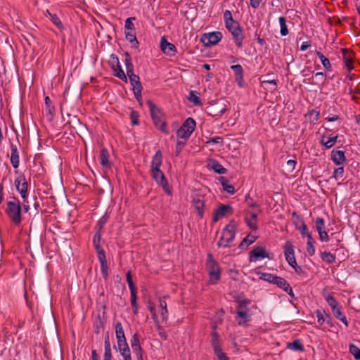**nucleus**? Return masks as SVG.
<instances>
[{
    "label": "nucleus",
    "mask_w": 360,
    "mask_h": 360,
    "mask_svg": "<svg viewBox=\"0 0 360 360\" xmlns=\"http://www.w3.org/2000/svg\"><path fill=\"white\" fill-rule=\"evenodd\" d=\"M349 352L354 356L355 359L360 360V349L355 345H349Z\"/></svg>",
    "instance_id": "49530a36"
},
{
    "label": "nucleus",
    "mask_w": 360,
    "mask_h": 360,
    "mask_svg": "<svg viewBox=\"0 0 360 360\" xmlns=\"http://www.w3.org/2000/svg\"><path fill=\"white\" fill-rule=\"evenodd\" d=\"M146 104L149 108L150 117L155 127L162 132L168 134L169 130L167 127V122L165 120V115L163 111L151 100H148L146 101Z\"/></svg>",
    "instance_id": "f257e3e1"
},
{
    "label": "nucleus",
    "mask_w": 360,
    "mask_h": 360,
    "mask_svg": "<svg viewBox=\"0 0 360 360\" xmlns=\"http://www.w3.org/2000/svg\"><path fill=\"white\" fill-rule=\"evenodd\" d=\"M221 38L222 34L220 32H212L203 34L200 38V41L207 47L217 44Z\"/></svg>",
    "instance_id": "9b49d317"
},
{
    "label": "nucleus",
    "mask_w": 360,
    "mask_h": 360,
    "mask_svg": "<svg viewBox=\"0 0 360 360\" xmlns=\"http://www.w3.org/2000/svg\"><path fill=\"white\" fill-rule=\"evenodd\" d=\"M274 284L276 285L278 288L283 290L284 291L288 289V286L290 285V284L285 278L280 276L277 277V279Z\"/></svg>",
    "instance_id": "37998d69"
},
{
    "label": "nucleus",
    "mask_w": 360,
    "mask_h": 360,
    "mask_svg": "<svg viewBox=\"0 0 360 360\" xmlns=\"http://www.w3.org/2000/svg\"><path fill=\"white\" fill-rule=\"evenodd\" d=\"M320 60H321L323 68L326 70H331V64H330V62L328 60V58H327L326 56H324L323 58L321 59Z\"/></svg>",
    "instance_id": "69168bd1"
},
{
    "label": "nucleus",
    "mask_w": 360,
    "mask_h": 360,
    "mask_svg": "<svg viewBox=\"0 0 360 360\" xmlns=\"http://www.w3.org/2000/svg\"><path fill=\"white\" fill-rule=\"evenodd\" d=\"M139 112L131 110L130 112V120L132 125H138L139 124Z\"/></svg>",
    "instance_id": "09e8293b"
},
{
    "label": "nucleus",
    "mask_w": 360,
    "mask_h": 360,
    "mask_svg": "<svg viewBox=\"0 0 360 360\" xmlns=\"http://www.w3.org/2000/svg\"><path fill=\"white\" fill-rule=\"evenodd\" d=\"M124 63L126 66V70H133L134 65L131 61V58L130 54L128 52H124Z\"/></svg>",
    "instance_id": "c03bdc74"
},
{
    "label": "nucleus",
    "mask_w": 360,
    "mask_h": 360,
    "mask_svg": "<svg viewBox=\"0 0 360 360\" xmlns=\"http://www.w3.org/2000/svg\"><path fill=\"white\" fill-rule=\"evenodd\" d=\"M107 219H108V217H106V215H104L98 221L95 229L97 230V231H101L104 225L105 224V223L107 222Z\"/></svg>",
    "instance_id": "6e6d98bb"
},
{
    "label": "nucleus",
    "mask_w": 360,
    "mask_h": 360,
    "mask_svg": "<svg viewBox=\"0 0 360 360\" xmlns=\"http://www.w3.org/2000/svg\"><path fill=\"white\" fill-rule=\"evenodd\" d=\"M211 338L212 347L213 349L214 354L217 356L218 360H230L226 354L222 352L220 338L218 333L216 331L212 332Z\"/></svg>",
    "instance_id": "9d476101"
},
{
    "label": "nucleus",
    "mask_w": 360,
    "mask_h": 360,
    "mask_svg": "<svg viewBox=\"0 0 360 360\" xmlns=\"http://www.w3.org/2000/svg\"><path fill=\"white\" fill-rule=\"evenodd\" d=\"M11 200L7 202L6 212L15 225L18 226L22 221V207L20 200L15 197H11Z\"/></svg>",
    "instance_id": "20e7f679"
},
{
    "label": "nucleus",
    "mask_w": 360,
    "mask_h": 360,
    "mask_svg": "<svg viewBox=\"0 0 360 360\" xmlns=\"http://www.w3.org/2000/svg\"><path fill=\"white\" fill-rule=\"evenodd\" d=\"M337 156H338V158H345V152L342 150L333 149L331 152L330 158H337Z\"/></svg>",
    "instance_id": "774afa93"
},
{
    "label": "nucleus",
    "mask_w": 360,
    "mask_h": 360,
    "mask_svg": "<svg viewBox=\"0 0 360 360\" xmlns=\"http://www.w3.org/2000/svg\"><path fill=\"white\" fill-rule=\"evenodd\" d=\"M206 268L208 271L210 282L216 284L221 278V269L218 262L214 259L211 253L207 255Z\"/></svg>",
    "instance_id": "39448f33"
},
{
    "label": "nucleus",
    "mask_w": 360,
    "mask_h": 360,
    "mask_svg": "<svg viewBox=\"0 0 360 360\" xmlns=\"http://www.w3.org/2000/svg\"><path fill=\"white\" fill-rule=\"evenodd\" d=\"M160 307L162 309L161 316L162 317V319L166 320L167 319L168 311L167 309V302L165 300H163V299L160 300Z\"/></svg>",
    "instance_id": "a18cd8bd"
},
{
    "label": "nucleus",
    "mask_w": 360,
    "mask_h": 360,
    "mask_svg": "<svg viewBox=\"0 0 360 360\" xmlns=\"http://www.w3.org/2000/svg\"><path fill=\"white\" fill-rule=\"evenodd\" d=\"M101 236H102L101 231L96 230V231L94 236L93 244H94V247L95 250H96L98 255L105 254V250L101 246Z\"/></svg>",
    "instance_id": "5701e85b"
},
{
    "label": "nucleus",
    "mask_w": 360,
    "mask_h": 360,
    "mask_svg": "<svg viewBox=\"0 0 360 360\" xmlns=\"http://www.w3.org/2000/svg\"><path fill=\"white\" fill-rule=\"evenodd\" d=\"M326 300L328 305L331 307L334 316L336 319L340 320L345 324V326L347 327L349 326L347 319L346 316L342 313L341 307L340 306L335 297L329 295L326 297Z\"/></svg>",
    "instance_id": "0eeeda50"
},
{
    "label": "nucleus",
    "mask_w": 360,
    "mask_h": 360,
    "mask_svg": "<svg viewBox=\"0 0 360 360\" xmlns=\"http://www.w3.org/2000/svg\"><path fill=\"white\" fill-rule=\"evenodd\" d=\"M264 258L272 259L273 255L269 253L264 246H256L249 252L250 262H255Z\"/></svg>",
    "instance_id": "1a4fd4ad"
},
{
    "label": "nucleus",
    "mask_w": 360,
    "mask_h": 360,
    "mask_svg": "<svg viewBox=\"0 0 360 360\" xmlns=\"http://www.w3.org/2000/svg\"><path fill=\"white\" fill-rule=\"evenodd\" d=\"M193 202V207H194L195 210L197 212L199 217L200 219H202L204 215V207H205L204 200L198 198V199H194Z\"/></svg>",
    "instance_id": "c85d7f7f"
},
{
    "label": "nucleus",
    "mask_w": 360,
    "mask_h": 360,
    "mask_svg": "<svg viewBox=\"0 0 360 360\" xmlns=\"http://www.w3.org/2000/svg\"><path fill=\"white\" fill-rule=\"evenodd\" d=\"M117 348L116 346H114V348L115 349L120 350L121 349L129 347V345L127 342L126 338L117 340Z\"/></svg>",
    "instance_id": "13d9d810"
},
{
    "label": "nucleus",
    "mask_w": 360,
    "mask_h": 360,
    "mask_svg": "<svg viewBox=\"0 0 360 360\" xmlns=\"http://www.w3.org/2000/svg\"><path fill=\"white\" fill-rule=\"evenodd\" d=\"M16 190L19 192L21 198H25L27 193L28 184L24 175H20L15 180Z\"/></svg>",
    "instance_id": "f3484780"
},
{
    "label": "nucleus",
    "mask_w": 360,
    "mask_h": 360,
    "mask_svg": "<svg viewBox=\"0 0 360 360\" xmlns=\"http://www.w3.org/2000/svg\"><path fill=\"white\" fill-rule=\"evenodd\" d=\"M314 243L315 240L311 233H307V251L310 256H313L315 253Z\"/></svg>",
    "instance_id": "473e14b6"
},
{
    "label": "nucleus",
    "mask_w": 360,
    "mask_h": 360,
    "mask_svg": "<svg viewBox=\"0 0 360 360\" xmlns=\"http://www.w3.org/2000/svg\"><path fill=\"white\" fill-rule=\"evenodd\" d=\"M315 314L317 317V322L319 324V326H321L325 323L326 316H324L323 313L319 309H317L315 311Z\"/></svg>",
    "instance_id": "864d4df0"
},
{
    "label": "nucleus",
    "mask_w": 360,
    "mask_h": 360,
    "mask_svg": "<svg viewBox=\"0 0 360 360\" xmlns=\"http://www.w3.org/2000/svg\"><path fill=\"white\" fill-rule=\"evenodd\" d=\"M278 21H279L280 27H281L280 32H281V36L284 37V36L288 35L289 33V31H288V27L286 25L285 18L283 16H281L278 18Z\"/></svg>",
    "instance_id": "ea45409f"
},
{
    "label": "nucleus",
    "mask_w": 360,
    "mask_h": 360,
    "mask_svg": "<svg viewBox=\"0 0 360 360\" xmlns=\"http://www.w3.org/2000/svg\"><path fill=\"white\" fill-rule=\"evenodd\" d=\"M218 180L221 183L223 189L230 194H234L236 191L234 186L230 184V181L229 179H227L224 176H219Z\"/></svg>",
    "instance_id": "bb28decb"
},
{
    "label": "nucleus",
    "mask_w": 360,
    "mask_h": 360,
    "mask_svg": "<svg viewBox=\"0 0 360 360\" xmlns=\"http://www.w3.org/2000/svg\"><path fill=\"white\" fill-rule=\"evenodd\" d=\"M245 202L248 204L249 207H259V205L256 202H253L250 195H245Z\"/></svg>",
    "instance_id": "e2e57ef3"
},
{
    "label": "nucleus",
    "mask_w": 360,
    "mask_h": 360,
    "mask_svg": "<svg viewBox=\"0 0 360 360\" xmlns=\"http://www.w3.org/2000/svg\"><path fill=\"white\" fill-rule=\"evenodd\" d=\"M232 213L233 208L231 205L221 204L214 211L212 222L216 223L224 216Z\"/></svg>",
    "instance_id": "ddd939ff"
},
{
    "label": "nucleus",
    "mask_w": 360,
    "mask_h": 360,
    "mask_svg": "<svg viewBox=\"0 0 360 360\" xmlns=\"http://www.w3.org/2000/svg\"><path fill=\"white\" fill-rule=\"evenodd\" d=\"M341 51L342 52V59L345 65L347 67L349 72H351L354 68L352 64L354 53L352 51H349L347 49H342Z\"/></svg>",
    "instance_id": "412c9836"
},
{
    "label": "nucleus",
    "mask_w": 360,
    "mask_h": 360,
    "mask_svg": "<svg viewBox=\"0 0 360 360\" xmlns=\"http://www.w3.org/2000/svg\"><path fill=\"white\" fill-rule=\"evenodd\" d=\"M125 38L133 44V47L138 48L139 43L134 31L125 32Z\"/></svg>",
    "instance_id": "e433bc0d"
},
{
    "label": "nucleus",
    "mask_w": 360,
    "mask_h": 360,
    "mask_svg": "<svg viewBox=\"0 0 360 360\" xmlns=\"http://www.w3.org/2000/svg\"><path fill=\"white\" fill-rule=\"evenodd\" d=\"M135 20H136L135 17H130V18H127V20H125V23H124L125 29L131 30V31H134L135 27H134V25L132 21Z\"/></svg>",
    "instance_id": "3c124183"
},
{
    "label": "nucleus",
    "mask_w": 360,
    "mask_h": 360,
    "mask_svg": "<svg viewBox=\"0 0 360 360\" xmlns=\"http://www.w3.org/2000/svg\"><path fill=\"white\" fill-rule=\"evenodd\" d=\"M296 164L295 160L289 159L285 165V170L289 173L292 172L295 169Z\"/></svg>",
    "instance_id": "5fc2aeb1"
},
{
    "label": "nucleus",
    "mask_w": 360,
    "mask_h": 360,
    "mask_svg": "<svg viewBox=\"0 0 360 360\" xmlns=\"http://www.w3.org/2000/svg\"><path fill=\"white\" fill-rule=\"evenodd\" d=\"M316 229L317 230L319 238L321 241L328 242L329 236L328 233L325 231V220L321 217H317L315 219Z\"/></svg>",
    "instance_id": "dca6fc26"
},
{
    "label": "nucleus",
    "mask_w": 360,
    "mask_h": 360,
    "mask_svg": "<svg viewBox=\"0 0 360 360\" xmlns=\"http://www.w3.org/2000/svg\"><path fill=\"white\" fill-rule=\"evenodd\" d=\"M285 259L290 266L296 265L294 245L290 240H287L283 246Z\"/></svg>",
    "instance_id": "4468645a"
},
{
    "label": "nucleus",
    "mask_w": 360,
    "mask_h": 360,
    "mask_svg": "<svg viewBox=\"0 0 360 360\" xmlns=\"http://www.w3.org/2000/svg\"><path fill=\"white\" fill-rule=\"evenodd\" d=\"M188 100L195 105L201 104L200 98L195 94L193 91H190Z\"/></svg>",
    "instance_id": "8fccbe9b"
},
{
    "label": "nucleus",
    "mask_w": 360,
    "mask_h": 360,
    "mask_svg": "<svg viewBox=\"0 0 360 360\" xmlns=\"http://www.w3.org/2000/svg\"><path fill=\"white\" fill-rule=\"evenodd\" d=\"M226 27L231 33L236 45L238 48H241L243 46V36L242 34L243 30L238 22L236 20L231 22L226 25Z\"/></svg>",
    "instance_id": "6e6552de"
},
{
    "label": "nucleus",
    "mask_w": 360,
    "mask_h": 360,
    "mask_svg": "<svg viewBox=\"0 0 360 360\" xmlns=\"http://www.w3.org/2000/svg\"><path fill=\"white\" fill-rule=\"evenodd\" d=\"M238 310L242 311H249L248 305L250 304V300L248 299L237 300Z\"/></svg>",
    "instance_id": "58836bf2"
},
{
    "label": "nucleus",
    "mask_w": 360,
    "mask_h": 360,
    "mask_svg": "<svg viewBox=\"0 0 360 360\" xmlns=\"http://www.w3.org/2000/svg\"><path fill=\"white\" fill-rule=\"evenodd\" d=\"M231 69L234 72L235 81L238 84V86L243 88L245 86L244 81V70L240 65H233L231 66Z\"/></svg>",
    "instance_id": "a211bd4d"
},
{
    "label": "nucleus",
    "mask_w": 360,
    "mask_h": 360,
    "mask_svg": "<svg viewBox=\"0 0 360 360\" xmlns=\"http://www.w3.org/2000/svg\"><path fill=\"white\" fill-rule=\"evenodd\" d=\"M161 165V159H153L150 165L151 176L156 183L162 188L164 191L167 195H171L172 191L167 179H166L164 173L160 170Z\"/></svg>",
    "instance_id": "f03ea898"
},
{
    "label": "nucleus",
    "mask_w": 360,
    "mask_h": 360,
    "mask_svg": "<svg viewBox=\"0 0 360 360\" xmlns=\"http://www.w3.org/2000/svg\"><path fill=\"white\" fill-rule=\"evenodd\" d=\"M48 15L50 17L51 20L52 22L60 30H63L64 28V26L60 21V18L56 13H51L49 10L46 11Z\"/></svg>",
    "instance_id": "f704fd0d"
},
{
    "label": "nucleus",
    "mask_w": 360,
    "mask_h": 360,
    "mask_svg": "<svg viewBox=\"0 0 360 360\" xmlns=\"http://www.w3.org/2000/svg\"><path fill=\"white\" fill-rule=\"evenodd\" d=\"M118 351L120 352V354L123 357L124 360H131L129 347L121 349Z\"/></svg>",
    "instance_id": "603ef678"
},
{
    "label": "nucleus",
    "mask_w": 360,
    "mask_h": 360,
    "mask_svg": "<svg viewBox=\"0 0 360 360\" xmlns=\"http://www.w3.org/2000/svg\"><path fill=\"white\" fill-rule=\"evenodd\" d=\"M127 281L129 285V288L131 293V304L133 308H139L138 302H137V290L136 285L132 280V276L131 271H129L127 274Z\"/></svg>",
    "instance_id": "f8f14e48"
},
{
    "label": "nucleus",
    "mask_w": 360,
    "mask_h": 360,
    "mask_svg": "<svg viewBox=\"0 0 360 360\" xmlns=\"http://www.w3.org/2000/svg\"><path fill=\"white\" fill-rule=\"evenodd\" d=\"M257 274H260L259 279L267 281L270 283L274 284L277 279L278 276L270 274V273H259L257 272Z\"/></svg>",
    "instance_id": "72a5a7b5"
},
{
    "label": "nucleus",
    "mask_w": 360,
    "mask_h": 360,
    "mask_svg": "<svg viewBox=\"0 0 360 360\" xmlns=\"http://www.w3.org/2000/svg\"><path fill=\"white\" fill-rule=\"evenodd\" d=\"M129 79L131 85L133 87V91L142 90L143 89V87H142L141 83L140 82V78H139V75L133 76V77L129 78Z\"/></svg>",
    "instance_id": "4c0bfd02"
},
{
    "label": "nucleus",
    "mask_w": 360,
    "mask_h": 360,
    "mask_svg": "<svg viewBox=\"0 0 360 360\" xmlns=\"http://www.w3.org/2000/svg\"><path fill=\"white\" fill-rule=\"evenodd\" d=\"M101 165L104 169L107 170L111 168L112 163L110 161V159H101Z\"/></svg>",
    "instance_id": "0e129e2a"
},
{
    "label": "nucleus",
    "mask_w": 360,
    "mask_h": 360,
    "mask_svg": "<svg viewBox=\"0 0 360 360\" xmlns=\"http://www.w3.org/2000/svg\"><path fill=\"white\" fill-rule=\"evenodd\" d=\"M237 224L234 219H232L222 230L221 236L217 243L218 248H229L230 243L234 240Z\"/></svg>",
    "instance_id": "7ed1b4c3"
},
{
    "label": "nucleus",
    "mask_w": 360,
    "mask_h": 360,
    "mask_svg": "<svg viewBox=\"0 0 360 360\" xmlns=\"http://www.w3.org/2000/svg\"><path fill=\"white\" fill-rule=\"evenodd\" d=\"M110 58L109 60V65H110V68L112 69H115V68L119 67V65H120V63L118 57L115 54L112 53L110 55Z\"/></svg>",
    "instance_id": "de8ad7c7"
},
{
    "label": "nucleus",
    "mask_w": 360,
    "mask_h": 360,
    "mask_svg": "<svg viewBox=\"0 0 360 360\" xmlns=\"http://www.w3.org/2000/svg\"><path fill=\"white\" fill-rule=\"evenodd\" d=\"M257 237L255 236H253L250 233H249L245 238H243V240L240 242V243L238 245V248L240 249H245L247 248L250 245L253 243L256 240Z\"/></svg>",
    "instance_id": "2f4dec72"
},
{
    "label": "nucleus",
    "mask_w": 360,
    "mask_h": 360,
    "mask_svg": "<svg viewBox=\"0 0 360 360\" xmlns=\"http://www.w3.org/2000/svg\"><path fill=\"white\" fill-rule=\"evenodd\" d=\"M98 259L101 264V271L102 273L103 278L104 280H107L108 278V265L106 259L105 254L98 255Z\"/></svg>",
    "instance_id": "393cba45"
},
{
    "label": "nucleus",
    "mask_w": 360,
    "mask_h": 360,
    "mask_svg": "<svg viewBox=\"0 0 360 360\" xmlns=\"http://www.w3.org/2000/svg\"><path fill=\"white\" fill-rule=\"evenodd\" d=\"M224 19L225 25H228L229 23L235 21L233 18L231 12L229 10H226L224 13Z\"/></svg>",
    "instance_id": "bf43d9fd"
},
{
    "label": "nucleus",
    "mask_w": 360,
    "mask_h": 360,
    "mask_svg": "<svg viewBox=\"0 0 360 360\" xmlns=\"http://www.w3.org/2000/svg\"><path fill=\"white\" fill-rule=\"evenodd\" d=\"M321 259L328 264H333L335 262V256L329 252H323L321 253Z\"/></svg>",
    "instance_id": "a19ab883"
},
{
    "label": "nucleus",
    "mask_w": 360,
    "mask_h": 360,
    "mask_svg": "<svg viewBox=\"0 0 360 360\" xmlns=\"http://www.w3.org/2000/svg\"><path fill=\"white\" fill-rule=\"evenodd\" d=\"M210 160L212 161L208 164L207 167L212 169L214 172L219 174H224L227 172V169L224 168L220 163L214 160Z\"/></svg>",
    "instance_id": "cd10ccee"
},
{
    "label": "nucleus",
    "mask_w": 360,
    "mask_h": 360,
    "mask_svg": "<svg viewBox=\"0 0 360 360\" xmlns=\"http://www.w3.org/2000/svg\"><path fill=\"white\" fill-rule=\"evenodd\" d=\"M236 316V320L240 326L244 325L246 322L250 321V316L248 314V311H237Z\"/></svg>",
    "instance_id": "c756f323"
},
{
    "label": "nucleus",
    "mask_w": 360,
    "mask_h": 360,
    "mask_svg": "<svg viewBox=\"0 0 360 360\" xmlns=\"http://www.w3.org/2000/svg\"><path fill=\"white\" fill-rule=\"evenodd\" d=\"M344 174V167L342 166L336 168L334 170L333 177L338 178V176H342Z\"/></svg>",
    "instance_id": "338daca9"
},
{
    "label": "nucleus",
    "mask_w": 360,
    "mask_h": 360,
    "mask_svg": "<svg viewBox=\"0 0 360 360\" xmlns=\"http://www.w3.org/2000/svg\"><path fill=\"white\" fill-rule=\"evenodd\" d=\"M131 347L133 350V352L135 354L137 360H143V349L140 345L139 337L137 333H135L131 340Z\"/></svg>",
    "instance_id": "2eb2a0df"
},
{
    "label": "nucleus",
    "mask_w": 360,
    "mask_h": 360,
    "mask_svg": "<svg viewBox=\"0 0 360 360\" xmlns=\"http://www.w3.org/2000/svg\"><path fill=\"white\" fill-rule=\"evenodd\" d=\"M223 138L221 136H215L210 138L205 142L206 146L210 148L211 150L219 149L223 146Z\"/></svg>",
    "instance_id": "4be33fe9"
},
{
    "label": "nucleus",
    "mask_w": 360,
    "mask_h": 360,
    "mask_svg": "<svg viewBox=\"0 0 360 360\" xmlns=\"http://www.w3.org/2000/svg\"><path fill=\"white\" fill-rule=\"evenodd\" d=\"M338 139V136H332V135H323L321 143L323 146H324L327 148H332L336 143Z\"/></svg>",
    "instance_id": "a878e982"
},
{
    "label": "nucleus",
    "mask_w": 360,
    "mask_h": 360,
    "mask_svg": "<svg viewBox=\"0 0 360 360\" xmlns=\"http://www.w3.org/2000/svg\"><path fill=\"white\" fill-rule=\"evenodd\" d=\"M196 127V122L192 117H188L176 131V136L179 139L187 140Z\"/></svg>",
    "instance_id": "423d86ee"
},
{
    "label": "nucleus",
    "mask_w": 360,
    "mask_h": 360,
    "mask_svg": "<svg viewBox=\"0 0 360 360\" xmlns=\"http://www.w3.org/2000/svg\"><path fill=\"white\" fill-rule=\"evenodd\" d=\"M244 221L246 225L252 231L258 229L257 214L250 211H246Z\"/></svg>",
    "instance_id": "aec40b11"
},
{
    "label": "nucleus",
    "mask_w": 360,
    "mask_h": 360,
    "mask_svg": "<svg viewBox=\"0 0 360 360\" xmlns=\"http://www.w3.org/2000/svg\"><path fill=\"white\" fill-rule=\"evenodd\" d=\"M115 335L117 340L125 338L124 331L120 322H117L115 324Z\"/></svg>",
    "instance_id": "79ce46f5"
},
{
    "label": "nucleus",
    "mask_w": 360,
    "mask_h": 360,
    "mask_svg": "<svg viewBox=\"0 0 360 360\" xmlns=\"http://www.w3.org/2000/svg\"><path fill=\"white\" fill-rule=\"evenodd\" d=\"M160 48L164 53L169 56H174L176 53V46L173 44L169 42L165 36L161 37Z\"/></svg>",
    "instance_id": "6ab92c4d"
},
{
    "label": "nucleus",
    "mask_w": 360,
    "mask_h": 360,
    "mask_svg": "<svg viewBox=\"0 0 360 360\" xmlns=\"http://www.w3.org/2000/svg\"><path fill=\"white\" fill-rule=\"evenodd\" d=\"M114 72V75L119 79H120L122 81H123L125 83H127V77L122 70L121 65H119V67L115 68V69H112Z\"/></svg>",
    "instance_id": "c9c22d12"
},
{
    "label": "nucleus",
    "mask_w": 360,
    "mask_h": 360,
    "mask_svg": "<svg viewBox=\"0 0 360 360\" xmlns=\"http://www.w3.org/2000/svg\"><path fill=\"white\" fill-rule=\"evenodd\" d=\"M292 217H296L297 220H298L300 223V226H299L297 223H295L296 229L300 231L302 236H306L307 237V233H310L308 232V228L304 219L300 215H297L295 212L292 213Z\"/></svg>",
    "instance_id": "b1692460"
},
{
    "label": "nucleus",
    "mask_w": 360,
    "mask_h": 360,
    "mask_svg": "<svg viewBox=\"0 0 360 360\" xmlns=\"http://www.w3.org/2000/svg\"><path fill=\"white\" fill-rule=\"evenodd\" d=\"M94 327L95 328L94 332L96 334H99L101 332V330H103L104 328V323L101 319H99L98 321H96L94 323Z\"/></svg>",
    "instance_id": "052dcab7"
},
{
    "label": "nucleus",
    "mask_w": 360,
    "mask_h": 360,
    "mask_svg": "<svg viewBox=\"0 0 360 360\" xmlns=\"http://www.w3.org/2000/svg\"><path fill=\"white\" fill-rule=\"evenodd\" d=\"M287 348L293 351L304 352V347L300 339L287 343Z\"/></svg>",
    "instance_id": "7c9ffc66"
},
{
    "label": "nucleus",
    "mask_w": 360,
    "mask_h": 360,
    "mask_svg": "<svg viewBox=\"0 0 360 360\" xmlns=\"http://www.w3.org/2000/svg\"><path fill=\"white\" fill-rule=\"evenodd\" d=\"M105 352L103 360H111L112 359V352H111V346H104Z\"/></svg>",
    "instance_id": "680f3d73"
},
{
    "label": "nucleus",
    "mask_w": 360,
    "mask_h": 360,
    "mask_svg": "<svg viewBox=\"0 0 360 360\" xmlns=\"http://www.w3.org/2000/svg\"><path fill=\"white\" fill-rule=\"evenodd\" d=\"M27 195H25V198H22V203H20L22 211L25 213L28 212L30 210V204H29V201L27 199Z\"/></svg>",
    "instance_id": "4d7b16f0"
}]
</instances>
